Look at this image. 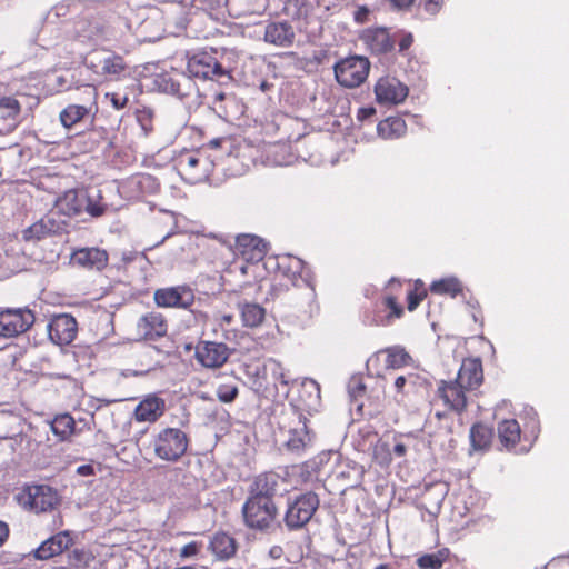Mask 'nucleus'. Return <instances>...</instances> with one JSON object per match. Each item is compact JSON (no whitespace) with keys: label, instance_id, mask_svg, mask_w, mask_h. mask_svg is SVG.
<instances>
[{"label":"nucleus","instance_id":"4c0bfd02","mask_svg":"<svg viewBox=\"0 0 569 569\" xmlns=\"http://www.w3.org/2000/svg\"><path fill=\"white\" fill-rule=\"evenodd\" d=\"M378 133L385 139L398 138L406 132L405 120L399 117H389L378 123Z\"/></svg>","mask_w":569,"mask_h":569},{"label":"nucleus","instance_id":"680f3d73","mask_svg":"<svg viewBox=\"0 0 569 569\" xmlns=\"http://www.w3.org/2000/svg\"><path fill=\"white\" fill-rule=\"evenodd\" d=\"M416 0H389L392 8L397 10H408L415 3Z\"/></svg>","mask_w":569,"mask_h":569},{"label":"nucleus","instance_id":"c9c22d12","mask_svg":"<svg viewBox=\"0 0 569 569\" xmlns=\"http://www.w3.org/2000/svg\"><path fill=\"white\" fill-rule=\"evenodd\" d=\"M50 428L58 441H66L74 433L76 421L69 413L57 415L50 422Z\"/></svg>","mask_w":569,"mask_h":569},{"label":"nucleus","instance_id":"c85d7f7f","mask_svg":"<svg viewBox=\"0 0 569 569\" xmlns=\"http://www.w3.org/2000/svg\"><path fill=\"white\" fill-rule=\"evenodd\" d=\"M20 110L21 106L16 98H0V134H6L14 130Z\"/></svg>","mask_w":569,"mask_h":569},{"label":"nucleus","instance_id":"4d7b16f0","mask_svg":"<svg viewBox=\"0 0 569 569\" xmlns=\"http://www.w3.org/2000/svg\"><path fill=\"white\" fill-rule=\"evenodd\" d=\"M94 32L92 31V34L89 36V38L92 39H102V40H112V34L109 30V27H99L98 23L94 24Z\"/></svg>","mask_w":569,"mask_h":569},{"label":"nucleus","instance_id":"a18cd8bd","mask_svg":"<svg viewBox=\"0 0 569 569\" xmlns=\"http://www.w3.org/2000/svg\"><path fill=\"white\" fill-rule=\"evenodd\" d=\"M372 459L377 465L388 467L392 461V453L389 443L378 440L372 448Z\"/></svg>","mask_w":569,"mask_h":569},{"label":"nucleus","instance_id":"09e8293b","mask_svg":"<svg viewBox=\"0 0 569 569\" xmlns=\"http://www.w3.org/2000/svg\"><path fill=\"white\" fill-rule=\"evenodd\" d=\"M270 375L272 377L271 385L276 387V382L287 386L290 382L289 375L284 371L281 363L274 359H270Z\"/></svg>","mask_w":569,"mask_h":569},{"label":"nucleus","instance_id":"c756f323","mask_svg":"<svg viewBox=\"0 0 569 569\" xmlns=\"http://www.w3.org/2000/svg\"><path fill=\"white\" fill-rule=\"evenodd\" d=\"M209 550L219 560H229L237 553L236 539L224 531L216 532L209 542Z\"/></svg>","mask_w":569,"mask_h":569},{"label":"nucleus","instance_id":"3c124183","mask_svg":"<svg viewBox=\"0 0 569 569\" xmlns=\"http://www.w3.org/2000/svg\"><path fill=\"white\" fill-rule=\"evenodd\" d=\"M152 112L149 109L138 110L137 111V120L142 127L146 134L153 130L152 126Z\"/></svg>","mask_w":569,"mask_h":569},{"label":"nucleus","instance_id":"69168bd1","mask_svg":"<svg viewBox=\"0 0 569 569\" xmlns=\"http://www.w3.org/2000/svg\"><path fill=\"white\" fill-rule=\"evenodd\" d=\"M8 536H9L8 525L3 521H0V546L3 545V542L7 540Z\"/></svg>","mask_w":569,"mask_h":569},{"label":"nucleus","instance_id":"774afa93","mask_svg":"<svg viewBox=\"0 0 569 569\" xmlns=\"http://www.w3.org/2000/svg\"><path fill=\"white\" fill-rule=\"evenodd\" d=\"M407 382V379L405 376H399L396 378L395 380V388L398 392H402L403 391V387Z\"/></svg>","mask_w":569,"mask_h":569},{"label":"nucleus","instance_id":"8fccbe9b","mask_svg":"<svg viewBox=\"0 0 569 569\" xmlns=\"http://www.w3.org/2000/svg\"><path fill=\"white\" fill-rule=\"evenodd\" d=\"M108 206L100 201H92L88 196V202L84 206V211L93 218H99L106 213Z\"/></svg>","mask_w":569,"mask_h":569},{"label":"nucleus","instance_id":"39448f33","mask_svg":"<svg viewBox=\"0 0 569 569\" xmlns=\"http://www.w3.org/2000/svg\"><path fill=\"white\" fill-rule=\"evenodd\" d=\"M320 505V499L313 491H307L289 500L283 521L288 529L297 530L305 527L313 517Z\"/></svg>","mask_w":569,"mask_h":569},{"label":"nucleus","instance_id":"423d86ee","mask_svg":"<svg viewBox=\"0 0 569 569\" xmlns=\"http://www.w3.org/2000/svg\"><path fill=\"white\" fill-rule=\"evenodd\" d=\"M370 61L362 56H351L338 61L335 67L337 82L345 88H358L368 78Z\"/></svg>","mask_w":569,"mask_h":569},{"label":"nucleus","instance_id":"1a4fd4ad","mask_svg":"<svg viewBox=\"0 0 569 569\" xmlns=\"http://www.w3.org/2000/svg\"><path fill=\"white\" fill-rule=\"evenodd\" d=\"M277 276L280 280H283V286L288 289V284L292 287H310L311 274L305 262L291 254H284L278 257L277 260Z\"/></svg>","mask_w":569,"mask_h":569},{"label":"nucleus","instance_id":"13d9d810","mask_svg":"<svg viewBox=\"0 0 569 569\" xmlns=\"http://www.w3.org/2000/svg\"><path fill=\"white\" fill-rule=\"evenodd\" d=\"M301 389L305 392H308L309 397H312L315 395L316 398H319V386L313 380H307L301 383Z\"/></svg>","mask_w":569,"mask_h":569},{"label":"nucleus","instance_id":"473e14b6","mask_svg":"<svg viewBox=\"0 0 569 569\" xmlns=\"http://www.w3.org/2000/svg\"><path fill=\"white\" fill-rule=\"evenodd\" d=\"M380 357H383L385 367L387 369L402 368L407 366L411 360L410 355L405 350V348L400 346H392L379 350L376 355V358L379 359Z\"/></svg>","mask_w":569,"mask_h":569},{"label":"nucleus","instance_id":"ddd939ff","mask_svg":"<svg viewBox=\"0 0 569 569\" xmlns=\"http://www.w3.org/2000/svg\"><path fill=\"white\" fill-rule=\"evenodd\" d=\"M288 492H290V489L284 475L282 476L273 471L256 476L248 489V495L269 500H273L278 493L283 495Z\"/></svg>","mask_w":569,"mask_h":569},{"label":"nucleus","instance_id":"ea45409f","mask_svg":"<svg viewBox=\"0 0 569 569\" xmlns=\"http://www.w3.org/2000/svg\"><path fill=\"white\" fill-rule=\"evenodd\" d=\"M266 310L258 303H244L241 308V318L247 327H258L262 323Z\"/></svg>","mask_w":569,"mask_h":569},{"label":"nucleus","instance_id":"bf43d9fd","mask_svg":"<svg viewBox=\"0 0 569 569\" xmlns=\"http://www.w3.org/2000/svg\"><path fill=\"white\" fill-rule=\"evenodd\" d=\"M413 43V36L410 32H403L401 34V38L398 42L399 46V52L407 51Z\"/></svg>","mask_w":569,"mask_h":569},{"label":"nucleus","instance_id":"a19ab883","mask_svg":"<svg viewBox=\"0 0 569 569\" xmlns=\"http://www.w3.org/2000/svg\"><path fill=\"white\" fill-rule=\"evenodd\" d=\"M156 87L166 93L183 96L184 92L181 89V83L173 74L169 72H162L154 78Z\"/></svg>","mask_w":569,"mask_h":569},{"label":"nucleus","instance_id":"f3484780","mask_svg":"<svg viewBox=\"0 0 569 569\" xmlns=\"http://www.w3.org/2000/svg\"><path fill=\"white\" fill-rule=\"evenodd\" d=\"M402 282L398 279H390L388 283L389 291H386L379 298V307H383L388 311V316H377L373 322L380 325H391L396 319H400L405 315V309L399 301Z\"/></svg>","mask_w":569,"mask_h":569},{"label":"nucleus","instance_id":"338daca9","mask_svg":"<svg viewBox=\"0 0 569 569\" xmlns=\"http://www.w3.org/2000/svg\"><path fill=\"white\" fill-rule=\"evenodd\" d=\"M393 453L398 457H403L407 453V447L405 443H396L393 447Z\"/></svg>","mask_w":569,"mask_h":569},{"label":"nucleus","instance_id":"cd10ccee","mask_svg":"<svg viewBox=\"0 0 569 569\" xmlns=\"http://www.w3.org/2000/svg\"><path fill=\"white\" fill-rule=\"evenodd\" d=\"M243 371L251 381L256 391L264 392L270 389V359L268 361H261L260 359L250 360L249 362L244 363Z\"/></svg>","mask_w":569,"mask_h":569},{"label":"nucleus","instance_id":"2eb2a0df","mask_svg":"<svg viewBox=\"0 0 569 569\" xmlns=\"http://www.w3.org/2000/svg\"><path fill=\"white\" fill-rule=\"evenodd\" d=\"M36 317L30 309H7L0 312V337L11 338L26 332Z\"/></svg>","mask_w":569,"mask_h":569},{"label":"nucleus","instance_id":"5701e85b","mask_svg":"<svg viewBox=\"0 0 569 569\" xmlns=\"http://www.w3.org/2000/svg\"><path fill=\"white\" fill-rule=\"evenodd\" d=\"M73 537L69 530L60 531L44 540L34 551L38 560H49L63 553L73 545Z\"/></svg>","mask_w":569,"mask_h":569},{"label":"nucleus","instance_id":"58836bf2","mask_svg":"<svg viewBox=\"0 0 569 569\" xmlns=\"http://www.w3.org/2000/svg\"><path fill=\"white\" fill-rule=\"evenodd\" d=\"M450 550L448 548L439 549L435 553H425L417 559V566L420 569H440L448 560Z\"/></svg>","mask_w":569,"mask_h":569},{"label":"nucleus","instance_id":"4be33fe9","mask_svg":"<svg viewBox=\"0 0 569 569\" xmlns=\"http://www.w3.org/2000/svg\"><path fill=\"white\" fill-rule=\"evenodd\" d=\"M376 99L379 103L398 104L408 96V88L396 78H380L375 86Z\"/></svg>","mask_w":569,"mask_h":569},{"label":"nucleus","instance_id":"a878e982","mask_svg":"<svg viewBox=\"0 0 569 569\" xmlns=\"http://www.w3.org/2000/svg\"><path fill=\"white\" fill-rule=\"evenodd\" d=\"M360 39L373 54L390 52L395 47V40L387 28H369L362 32Z\"/></svg>","mask_w":569,"mask_h":569},{"label":"nucleus","instance_id":"f8f14e48","mask_svg":"<svg viewBox=\"0 0 569 569\" xmlns=\"http://www.w3.org/2000/svg\"><path fill=\"white\" fill-rule=\"evenodd\" d=\"M470 395L456 379L440 380L437 383L436 398L442 401L447 410L455 413L460 415L467 409Z\"/></svg>","mask_w":569,"mask_h":569},{"label":"nucleus","instance_id":"f704fd0d","mask_svg":"<svg viewBox=\"0 0 569 569\" xmlns=\"http://www.w3.org/2000/svg\"><path fill=\"white\" fill-rule=\"evenodd\" d=\"M493 429L482 422H476L470 428V442L475 450H487L493 440Z\"/></svg>","mask_w":569,"mask_h":569},{"label":"nucleus","instance_id":"e433bc0d","mask_svg":"<svg viewBox=\"0 0 569 569\" xmlns=\"http://www.w3.org/2000/svg\"><path fill=\"white\" fill-rule=\"evenodd\" d=\"M130 186L139 192L141 197L156 194L160 191V182L149 173H137L130 179Z\"/></svg>","mask_w":569,"mask_h":569},{"label":"nucleus","instance_id":"72a5a7b5","mask_svg":"<svg viewBox=\"0 0 569 569\" xmlns=\"http://www.w3.org/2000/svg\"><path fill=\"white\" fill-rule=\"evenodd\" d=\"M283 473L290 491L301 489L312 477L307 462L287 467Z\"/></svg>","mask_w":569,"mask_h":569},{"label":"nucleus","instance_id":"dca6fc26","mask_svg":"<svg viewBox=\"0 0 569 569\" xmlns=\"http://www.w3.org/2000/svg\"><path fill=\"white\" fill-rule=\"evenodd\" d=\"M153 300L160 308L188 309L194 302V293L187 284L166 287L154 291Z\"/></svg>","mask_w":569,"mask_h":569},{"label":"nucleus","instance_id":"c03bdc74","mask_svg":"<svg viewBox=\"0 0 569 569\" xmlns=\"http://www.w3.org/2000/svg\"><path fill=\"white\" fill-rule=\"evenodd\" d=\"M51 228L43 221L39 220L22 231L24 241H38L50 233Z\"/></svg>","mask_w":569,"mask_h":569},{"label":"nucleus","instance_id":"864d4df0","mask_svg":"<svg viewBox=\"0 0 569 569\" xmlns=\"http://www.w3.org/2000/svg\"><path fill=\"white\" fill-rule=\"evenodd\" d=\"M202 549V542L200 541H191L183 546L180 550L181 558H192L196 557Z\"/></svg>","mask_w":569,"mask_h":569},{"label":"nucleus","instance_id":"9d476101","mask_svg":"<svg viewBox=\"0 0 569 569\" xmlns=\"http://www.w3.org/2000/svg\"><path fill=\"white\" fill-rule=\"evenodd\" d=\"M84 91L88 96L82 103H70L63 108L59 119L63 128L71 129L81 123L98 110V90L94 86H86Z\"/></svg>","mask_w":569,"mask_h":569},{"label":"nucleus","instance_id":"20e7f679","mask_svg":"<svg viewBox=\"0 0 569 569\" xmlns=\"http://www.w3.org/2000/svg\"><path fill=\"white\" fill-rule=\"evenodd\" d=\"M188 446L189 438L179 428H164L152 439L154 455L159 459L170 462L178 461L186 453Z\"/></svg>","mask_w":569,"mask_h":569},{"label":"nucleus","instance_id":"7c9ffc66","mask_svg":"<svg viewBox=\"0 0 569 569\" xmlns=\"http://www.w3.org/2000/svg\"><path fill=\"white\" fill-rule=\"evenodd\" d=\"M295 30L287 22H271L266 27L264 40L278 47H289L295 41Z\"/></svg>","mask_w":569,"mask_h":569},{"label":"nucleus","instance_id":"6ab92c4d","mask_svg":"<svg viewBox=\"0 0 569 569\" xmlns=\"http://www.w3.org/2000/svg\"><path fill=\"white\" fill-rule=\"evenodd\" d=\"M169 323L163 313L152 310L137 321V330L142 339L156 341L168 333Z\"/></svg>","mask_w":569,"mask_h":569},{"label":"nucleus","instance_id":"4468645a","mask_svg":"<svg viewBox=\"0 0 569 569\" xmlns=\"http://www.w3.org/2000/svg\"><path fill=\"white\" fill-rule=\"evenodd\" d=\"M232 350L223 342L199 341L196 345L194 358L207 369H220L229 360Z\"/></svg>","mask_w":569,"mask_h":569},{"label":"nucleus","instance_id":"393cba45","mask_svg":"<svg viewBox=\"0 0 569 569\" xmlns=\"http://www.w3.org/2000/svg\"><path fill=\"white\" fill-rule=\"evenodd\" d=\"M166 411V401L154 393L146 396L134 408L133 419L137 422L153 423L158 421Z\"/></svg>","mask_w":569,"mask_h":569},{"label":"nucleus","instance_id":"f03ea898","mask_svg":"<svg viewBox=\"0 0 569 569\" xmlns=\"http://www.w3.org/2000/svg\"><path fill=\"white\" fill-rule=\"evenodd\" d=\"M244 525L253 530H268L277 520L279 510L274 500L248 495L242 509Z\"/></svg>","mask_w":569,"mask_h":569},{"label":"nucleus","instance_id":"49530a36","mask_svg":"<svg viewBox=\"0 0 569 569\" xmlns=\"http://www.w3.org/2000/svg\"><path fill=\"white\" fill-rule=\"evenodd\" d=\"M217 397L223 403H230L236 400L239 389L233 383H221L217 388Z\"/></svg>","mask_w":569,"mask_h":569},{"label":"nucleus","instance_id":"0eeeda50","mask_svg":"<svg viewBox=\"0 0 569 569\" xmlns=\"http://www.w3.org/2000/svg\"><path fill=\"white\" fill-rule=\"evenodd\" d=\"M217 50L200 51L194 53L188 59V71L202 79L221 80L226 78L227 81L232 79L231 72L224 69L216 57Z\"/></svg>","mask_w":569,"mask_h":569},{"label":"nucleus","instance_id":"9b49d317","mask_svg":"<svg viewBox=\"0 0 569 569\" xmlns=\"http://www.w3.org/2000/svg\"><path fill=\"white\" fill-rule=\"evenodd\" d=\"M176 168L183 180L196 184L208 179L211 163L197 151H184L176 159Z\"/></svg>","mask_w":569,"mask_h":569},{"label":"nucleus","instance_id":"603ef678","mask_svg":"<svg viewBox=\"0 0 569 569\" xmlns=\"http://www.w3.org/2000/svg\"><path fill=\"white\" fill-rule=\"evenodd\" d=\"M106 98L110 100L111 106L116 110L124 109L129 102L127 94H120L118 92H107Z\"/></svg>","mask_w":569,"mask_h":569},{"label":"nucleus","instance_id":"a211bd4d","mask_svg":"<svg viewBox=\"0 0 569 569\" xmlns=\"http://www.w3.org/2000/svg\"><path fill=\"white\" fill-rule=\"evenodd\" d=\"M233 251L237 257L253 264L263 260L268 252V243L256 234L242 233L237 236Z\"/></svg>","mask_w":569,"mask_h":569},{"label":"nucleus","instance_id":"bb28decb","mask_svg":"<svg viewBox=\"0 0 569 569\" xmlns=\"http://www.w3.org/2000/svg\"><path fill=\"white\" fill-rule=\"evenodd\" d=\"M87 202V193L70 189L57 198L54 208L59 214L72 218L82 213Z\"/></svg>","mask_w":569,"mask_h":569},{"label":"nucleus","instance_id":"052dcab7","mask_svg":"<svg viewBox=\"0 0 569 569\" xmlns=\"http://www.w3.org/2000/svg\"><path fill=\"white\" fill-rule=\"evenodd\" d=\"M368 16H369V9L365 6H362V7H358V9L355 11L353 18H355V21H357L359 23H363L367 21Z\"/></svg>","mask_w":569,"mask_h":569},{"label":"nucleus","instance_id":"6e6552de","mask_svg":"<svg viewBox=\"0 0 569 569\" xmlns=\"http://www.w3.org/2000/svg\"><path fill=\"white\" fill-rule=\"evenodd\" d=\"M18 500L24 509L36 513L51 511L59 503L57 491L46 485L27 486Z\"/></svg>","mask_w":569,"mask_h":569},{"label":"nucleus","instance_id":"f257e3e1","mask_svg":"<svg viewBox=\"0 0 569 569\" xmlns=\"http://www.w3.org/2000/svg\"><path fill=\"white\" fill-rule=\"evenodd\" d=\"M87 68L106 82H118L129 74L124 58L112 50L99 49L90 52Z\"/></svg>","mask_w":569,"mask_h":569},{"label":"nucleus","instance_id":"2f4dec72","mask_svg":"<svg viewBox=\"0 0 569 569\" xmlns=\"http://www.w3.org/2000/svg\"><path fill=\"white\" fill-rule=\"evenodd\" d=\"M497 435L501 447L511 450L521 439V429L517 420L506 419L498 423Z\"/></svg>","mask_w":569,"mask_h":569},{"label":"nucleus","instance_id":"0e129e2a","mask_svg":"<svg viewBox=\"0 0 569 569\" xmlns=\"http://www.w3.org/2000/svg\"><path fill=\"white\" fill-rule=\"evenodd\" d=\"M233 315L232 313H219L217 317V321L220 323L221 327L223 326H230L233 322Z\"/></svg>","mask_w":569,"mask_h":569},{"label":"nucleus","instance_id":"b1692460","mask_svg":"<svg viewBox=\"0 0 569 569\" xmlns=\"http://www.w3.org/2000/svg\"><path fill=\"white\" fill-rule=\"evenodd\" d=\"M470 393L475 392L483 382V368L479 358H465L455 378Z\"/></svg>","mask_w":569,"mask_h":569},{"label":"nucleus","instance_id":"7ed1b4c3","mask_svg":"<svg viewBox=\"0 0 569 569\" xmlns=\"http://www.w3.org/2000/svg\"><path fill=\"white\" fill-rule=\"evenodd\" d=\"M307 422V418L297 408L283 413L280 428L288 432L284 445L289 451L300 455L311 445L313 435Z\"/></svg>","mask_w":569,"mask_h":569},{"label":"nucleus","instance_id":"aec40b11","mask_svg":"<svg viewBox=\"0 0 569 569\" xmlns=\"http://www.w3.org/2000/svg\"><path fill=\"white\" fill-rule=\"evenodd\" d=\"M50 339L60 346L71 343L77 337L78 325L76 319L67 313L56 315L48 325Z\"/></svg>","mask_w":569,"mask_h":569},{"label":"nucleus","instance_id":"5fc2aeb1","mask_svg":"<svg viewBox=\"0 0 569 569\" xmlns=\"http://www.w3.org/2000/svg\"><path fill=\"white\" fill-rule=\"evenodd\" d=\"M536 569H569V555L556 557L547 566Z\"/></svg>","mask_w":569,"mask_h":569},{"label":"nucleus","instance_id":"79ce46f5","mask_svg":"<svg viewBox=\"0 0 569 569\" xmlns=\"http://www.w3.org/2000/svg\"><path fill=\"white\" fill-rule=\"evenodd\" d=\"M430 291L437 295H449L456 297L462 292V286L456 278H443L433 281L430 286Z\"/></svg>","mask_w":569,"mask_h":569},{"label":"nucleus","instance_id":"412c9836","mask_svg":"<svg viewBox=\"0 0 569 569\" xmlns=\"http://www.w3.org/2000/svg\"><path fill=\"white\" fill-rule=\"evenodd\" d=\"M109 262V254L98 247H86L71 253V263L90 271H101Z\"/></svg>","mask_w":569,"mask_h":569},{"label":"nucleus","instance_id":"37998d69","mask_svg":"<svg viewBox=\"0 0 569 569\" xmlns=\"http://www.w3.org/2000/svg\"><path fill=\"white\" fill-rule=\"evenodd\" d=\"M427 289L422 280L417 279L412 288L407 293V309L415 311L419 305L426 299Z\"/></svg>","mask_w":569,"mask_h":569},{"label":"nucleus","instance_id":"6e6d98bb","mask_svg":"<svg viewBox=\"0 0 569 569\" xmlns=\"http://www.w3.org/2000/svg\"><path fill=\"white\" fill-rule=\"evenodd\" d=\"M443 4V0H423V10L430 14L436 16L439 13Z\"/></svg>","mask_w":569,"mask_h":569},{"label":"nucleus","instance_id":"de8ad7c7","mask_svg":"<svg viewBox=\"0 0 569 569\" xmlns=\"http://www.w3.org/2000/svg\"><path fill=\"white\" fill-rule=\"evenodd\" d=\"M377 316H388V311L383 307H379V299L375 302L371 309H367L363 313L362 322L370 327H387L388 325H380L373 322Z\"/></svg>","mask_w":569,"mask_h":569},{"label":"nucleus","instance_id":"e2e57ef3","mask_svg":"<svg viewBox=\"0 0 569 569\" xmlns=\"http://www.w3.org/2000/svg\"><path fill=\"white\" fill-rule=\"evenodd\" d=\"M376 113L375 108L367 107V108H360L357 113V118L361 121L371 118Z\"/></svg>","mask_w":569,"mask_h":569}]
</instances>
